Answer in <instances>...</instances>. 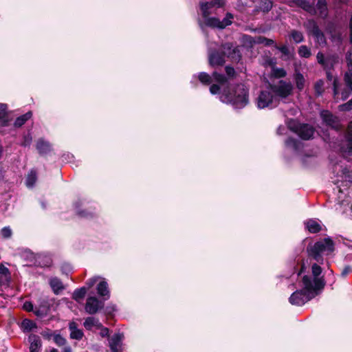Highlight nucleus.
<instances>
[{"mask_svg": "<svg viewBox=\"0 0 352 352\" xmlns=\"http://www.w3.org/2000/svg\"><path fill=\"white\" fill-rule=\"evenodd\" d=\"M223 0H212L208 2H200L199 7L204 21H199V24L201 29L204 25L206 26L208 19H210L209 16L214 13L216 9L223 7L224 5Z\"/></svg>", "mask_w": 352, "mask_h": 352, "instance_id": "0eeeda50", "label": "nucleus"}, {"mask_svg": "<svg viewBox=\"0 0 352 352\" xmlns=\"http://www.w3.org/2000/svg\"><path fill=\"white\" fill-rule=\"evenodd\" d=\"M327 72V76L329 80H331L332 76L330 74V71H326Z\"/></svg>", "mask_w": 352, "mask_h": 352, "instance_id": "680f3d73", "label": "nucleus"}, {"mask_svg": "<svg viewBox=\"0 0 352 352\" xmlns=\"http://www.w3.org/2000/svg\"><path fill=\"white\" fill-rule=\"evenodd\" d=\"M291 38L294 40V41L296 43H299L303 41L304 36L301 32L298 30H292L290 33Z\"/></svg>", "mask_w": 352, "mask_h": 352, "instance_id": "72a5a7b5", "label": "nucleus"}, {"mask_svg": "<svg viewBox=\"0 0 352 352\" xmlns=\"http://www.w3.org/2000/svg\"><path fill=\"white\" fill-rule=\"evenodd\" d=\"M87 293V289L85 287H81L76 289L72 295V298L77 302H80L85 297Z\"/></svg>", "mask_w": 352, "mask_h": 352, "instance_id": "c756f323", "label": "nucleus"}, {"mask_svg": "<svg viewBox=\"0 0 352 352\" xmlns=\"http://www.w3.org/2000/svg\"><path fill=\"white\" fill-rule=\"evenodd\" d=\"M32 141V138L30 133L24 135L23 140L21 142V144L24 146H28L31 144Z\"/></svg>", "mask_w": 352, "mask_h": 352, "instance_id": "c03bdc74", "label": "nucleus"}, {"mask_svg": "<svg viewBox=\"0 0 352 352\" xmlns=\"http://www.w3.org/2000/svg\"><path fill=\"white\" fill-rule=\"evenodd\" d=\"M312 36L315 38L316 42L320 45H324L326 44L324 34L320 30L315 32Z\"/></svg>", "mask_w": 352, "mask_h": 352, "instance_id": "2f4dec72", "label": "nucleus"}, {"mask_svg": "<svg viewBox=\"0 0 352 352\" xmlns=\"http://www.w3.org/2000/svg\"><path fill=\"white\" fill-rule=\"evenodd\" d=\"M305 263H302V266H301L300 271V272L298 273V275H299L300 274L302 273V272L305 271Z\"/></svg>", "mask_w": 352, "mask_h": 352, "instance_id": "052dcab7", "label": "nucleus"}, {"mask_svg": "<svg viewBox=\"0 0 352 352\" xmlns=\"http://www.w3.org/2000/svg\"><path fill=\"white\" fill-rule=\"evenodd\" d=\"M338 85H339V82H338V79L334 78L333 82V94H334L335 96H338Z\"/></svg>", "mask_w": 352, "mask_h": 352, "instance_id": "8fccbe9b", "label": "nucleus"}, {"mask_svg": "<svg viewBox=\"0 0 352 352\" xmlns=\"http://www.w3.org/2000/svg\"><path fill=\"white\" fill-rule=\"evenodd\" d=\"M298 54L301 57L309 58L311 53L310 49L306 45H301L298 49Z\"/></svg>", "mask_w": 352, "mask_h": 352, "instance_id": "58836bf2", "label": "nucleus"}, {"mask_svg": "<svg viewBox=\"0 0 352 352\" xmlns=\"http://www.w3.org/2000/svg\"><path fill=\"white\" fill-rule=\"evenodd\" d=\"M351 53H347L346 60L347 63L348 71L344 75V82L347 87L341 93V99L345 100L352 93V60L351 58Z\"/></svg>", "mask_w": 352, "mask_h": 352, "instance_id": "9d476101", "label": "nucleus"}, {"mask_svg": "<svg viewBox=\"0 0 352 352\" xmlns=\"http://www.w3.org/2000/svg\"><path fill=\"white\" fill-rule=\"evenodd\" d=\"M32 116V113L31 111H29L24 115L19 117L16 118V120L14 122V126L19 127L21 126L23 124H25V122L28 120Z\"/></svg>", "mask_w": 352, "mask_h": 352, "instance_id": "7c9ffc66", "label": "nucleus"}, {"mask_svg": "<svg viewBox=\"0 0 352 352\" xmlns=\"http://www.w3.org/2000/svg\"><path fill=\"white\" fill-rule=\"evenodd\" d=\"M50 286L54 294H58L64 289L63 283L57 278H52L50 280Z\"/></svg>", "mask_w": 352, "mask_h": 352, "instance_id": "a878e982", "label": "nucleus"}, {"mask_svg": "<svg viewBox=\"0 0 352 352\" xmlns=\"http://www.w3.org/2000/svg\"><path fill=\"white\" fill-rule=\"evenodd\" d=\"M345 202H346V201L343 200V201H342L339 204V205H340V206H345V205H348V204H349V203H348V202H346V204H345Z\"/></svg>", "mask_w": 352, "mask_h": 352, "instance_id": "e2e57ef3", "label": "nucleus"}, {"mask_svg": "<svg viewBox=\"0 0 352 352\" xmlns=\"http://www.w3.org/2000/svg\"><path fill=\"white\" fill-rule=\"evenodd\" d=\"M98 294L107 300L110 297V292L109 290L108 283L104 278H101L100 282L97 285Z\"/></svg>", "mask_w": 352, "mask_h": 352, "instance_id": "6ab92c4d", "label": "nucleus"}, {"mask_svg": "<svg viewBox=\"0 0 352 352\" xmlns=\"http://www.w3.org/2000/svg\"><path fill=\"white\" fill-rule=\"evenodd\" d=\"M334 250V243L330 237L324 238L307 247L310 257L319 263L323 262V255H329Z\"/></svg>", "mask_w": 352, "mask_h": 352, "instance_id": "7ed1b4c3", "label": "nucleus"}, {"mask_svg": "<svg viewBox=\"0 0 352 352\" xmlns=\"http://www.w3.org/2000/svg\"><path fill=\"white\" fill-rule=\"evenodd\" d=\"M63 352H72V349L69 346H66L63 348Z\"/></svg>", "mask_w": 352, "mask_h": 352, "instance_id": "4d7b16f0", "label": "nucleus"}, {"mask_svg": "<svg viewBox=\"0 0 352 352\" xmlns=\"http://www.w3.org/2000/svg\"><path fill=\"white\" fill-rule=\"evenodd\" d=\"M8 271V270L5 267H0V272L1 273H6Z\"/></svg>", "mask_w": 352, "mask_h": 352, "instance_id": "bf43d9fd", "label": "nucleus"}, {"mask_svg": "<svg viewBox=\"0 0 352 352\" xmlns=\"http://www.w3.org/2000/svg\"><path fill=\"white\" fill-rule=\"evenodd\" d=\"M286 130L285 126H279L277 129V133L278 135H283L285 133V131Z\"/></svg>", "mask_w": 352, "mask_h": 352, "instance_id": "5fc2aeb1", "label": "nucleus"}, {"mask_svg": "<svg viewBox=\"0 0 352 352\" xmlns=\"http://www.w3.org/2000/svg\"><path fill=\"white\" fill-rule=\"evenodd\" d=\"M304 27L310 34L320 30L317 23L313 19H309L304 23Z\"/></svg>", "mask_w": 352, "mask_h": 352, "instance_id": "bb28decb", "label": "nucleus"}, {"mask_svg": "<svg viewBox=\"0 0 352 352\" xmlns=\"http://www.w3.org/2000/svg\"><path fill=\"white\" fill-rule=\"evenodd\" d=\"M316 8L319 12V15L322 18H325L327 16V8L326 0H318Z\"/></svg>", "mask_w": 352, "mask_h": 352, "instance_id": "cd10ccee", "label": "nucleus"}, {"mask_svg": "<svg viewBox=\"0 0 352 352\" xmlns=\"http://www.w3.org/2000/svg\"><path fill=\"white\" fill-rule=\"evenodd\" d=\"M1 233L4 238H9L12 235V230L10 228V227H4L1 231Z\"/></svg>", "mask_w": 352, "mask_h": 352, "instance_id": "49530a36", "label": "nucleus"}, {"mask_svg": "<svg viewBox=\"0 0 352 352\" xmlns=\"http://www.w3.org/2000/svg\"><path fill=\"white\" fill-rule=\"evenodd\" d=\"M223 53L212 52L209 54V63L211 66L222 65L225 63V56L230 58L232 61L238 62L241 59V54L237 47H234L230 43H226L222 46Z\"/></svg>", "mask_w": 352, "mask_h": 352, "instance_id": "20e7f679", "label": "nucleus"}, {"mask_svg": "<svg viewBox=\"0 0 352 352\" xmlns=\"http://www.w3.org/2000/svg\"><path fill=\"white\" fill-rule=\"evenodd\" d=\"M294 80L297 89L300 91L304 89L305 82L303 75L300 72H296L294 75Z\"/></svg>", "mask_w": 352, "mask_h": 352, "instance_id": "c85d7f7f", "label": "nucleus"}, {"mask_svg": "<svg viewBox=\"0 0 352 352\" xmlns=\"http://www.w3.org/2000/svg\"><path fill=\"white\" fill-rule=\"evenodd\" d=\"M22 327L25 330L30 331L33 328L36 327V324L33 321H32L30 320L25 319L22 322Z\"/></svg>", "mask_w": 352, "mask_h": 352, "instance_id": "a19ab883", "label": "nucleus"}, {"mask_svg": "<svg viewBox=\"0 0 352 352\" xmlns=\"http://www.w3.org/2000/svg\"><path fill=\"white\" fill-rule=\"evenodd\" d=\"M324 82L322 80H317L314 84V91L317 96H321L324 92Z\"/></svg>", "mask_w": 352, "mask_h": 352, "instance_id": "c9c22d12", "label": "nucleus"}, {"mask_svg": "<svg viewBox=\"0 0 352 352\" xmlns=\"http://www.w3.org/2000/svg\"><path fill=\"white\" fill-rule=\"evenodd\" d=\"M23 307L25 310L27 311H33V305L31 302L26 301L24 302Z\"/></svg>", "mask_w": 352, "mask_h": 352, "instance_id": "09e8293b", "label": "nucleus"}, {"mask_svg": "<svg viewBox=\"0 0 352 352\" xmlns=\"http://www.w3.org/2000/svg\"><path fill=\"white\" fill-rule=\"evenodd\" d=\"M350 30V43L352 44V28H349Z\"/></svg>", "mask_w": 352, "mask_h": 352, "instance_id": "0e129e2a", "label": "nucleus"}, {"mask_svg": "<svg viewBox=\"0 0 352 352\" xmlns=\"http://www.w3.org/2000/svg\"><path fill=\"white\" fill-rule=\"evenodd\" d=\"M331 40L333 43L340 45L342 43L343 36L340 31H333L331 32Z\"/></svg>", "mask_w": 352, "mask_h": 352, "instance_id": "473e14b6", "label": "nucleus"}, {"mask_svg": "<svg viewBox=\"0 0 352 352\" xmlns=\"http://www.w3.org/2000/svg\"><path fill=\"white\" fill-rule=\"evenodd\" d=\"M78 206L77 205H76V210H77V212H78V214L80 216H81V217H89V216H91V214H90V213H87V212H85L79 211V210H78Z\"/></svg>", "mask_w": 352, "mask_h": 352, "instance_id": "864d4df0", "label": "nucleus"}, {"mask_svg": "<svg viewBox=\"0 0 352 352\" xmlns=\"http://www.w3.org/2000/svg\"><path fill=\"white\" fill-rule=\"evenodd\" d=\"M339 192H340V193H342V190L341 189H340V190H339Z\"/></svg>", "mask_w": 352, "mask_h": 352, "instance_id": "774afa93", "label": "nucleus"}, {"mask_svg": "<svg viewBox=\"0 0 352 352\" xmlns=\"http://www.w3.org/2000/svg\"><path fill=\"white\" fill-rule=\"evenodd\" d=\"M322 120L329 126L338 129V118L333 116L329 111H322L320 113Z\"/></svg>", "mask_w": 352, "mask_h": 352, "instance_id": "2eb2a0df", "label": "nucleus"}, {"mask_svg": "<svg viewBox=\"0 0 352 352\" xmlns=\"http://www.w3.org/2000/svg\"><path fill=\"white\" fill-rule=\"evenodd\" d=\"M228 83L221 89L220 100L222 102L230 104L235 109H241L245 107L248 102V89L242 84L234 87H228Z\"/></svg>", "mask_w": 352, "mask_h": 352, "instance_id": "f03ea898", "label": "nucleus"}, {"mask_svg": "<svg viewBox=\"0 0 352 352\" xmlns=\"http://www.w3.org/2000/svg\"><path fill=\"white\" fill-rule=\"evenodd\" d=\"M232 19L233 16L230 13H228L222 21L217 18L212 17L207 19L206 26L223 29L232 23Z\"/></svg>", "mask_w": 352, "mask_h": 352, "instance_id": "f8f14e48", "label": "nucleus"}, {"mask_svg": "<svg viewBox=\"0 0 352 352\" xmlns=\"http://www.w3.org/2000/svg\"><path fill=\"white\" fill-rule=\"evenodd\" d=\"M285 146L287 148L297 151L300 147V142L294 139L289 138L285 141Z\"/></svg>", "mask_w": 352, "mask_h": 352, "instance_id": "e433bc0d", "label": "nucleus"}, {"mask_svg": "<svg viewBox=\"0 0 352 352\" xmlns=\"http://www.w3.org/2000/svg\"><path fill=\"white\" fill-rule=\"evenodd\" d=\"M349 28H352V15H351L350 22H349Z\"/></svg>", "mask_w": 352, "mask_h": 352, "instance_id": "69168bd1", "label": "nucleus"}, {"mask_svg": "<svg viewBox=\"0 0 352 352\" xmlns=\"http://www.w3.org/2000/svg\"><path fill=\"white\" fill-rule=\"evenodd\" d=\"M123 336L120 333L113 335L109 340V347L112 352H122Z\"/></svg>", "mask_w": 352, "mask_h": 352, "instance_id": "a211bd4d", "label": "nucleus"}, {"mask_svg": "<svg viewBox=\"0 0 352 352\" xmlns=\"http://www.w3.org/2000/svg\"><path fill=\"white\" fill-rule=\"evenodd\" d=\"M226 72L228 76H229V77L233 76L235 73L234 68L229 67V66H227L226 67Z\"/></svg>", "mask_w": 352, "mask_h": 352, "instance_id": "3c124183", "label": "nucleus"}, {"mask_svg": "<svg viewBox=\"0 0 352 352\" xmlns=\"http://www.w3.org/2000/svg\"><path fill=\"white\" fill-rule=\"evenodd\" d=\"M292 2V6H296L311 15L316 14V10L314 4L307 0H294Z\"/></svg>", "mask_w": 352, "mask_h": 352, "instance_id": "f3484780", "label": "nucleus"}, {"mask_svg": "<svg viewBox=\"0 0 352 352\" xmlns=\"http://www.w3.org/2000/svg\"><path fill=\"white\" fill-rule=\"evenodd\" d=\"M256 107L260 109H273L278 106V100L274 96L271 88L268 86L265 89H262L256 98Z\"/></svg>", "mask_w": 352, "mask_h": 352, "instance_id": "423d86ee", "label": "nucleus"}, {"mask_svg": "<svg viewBox=\"0 0 352 352\" xmlns=\"http://www.w3.org/2000/svg\"><path fill=\"white\" fill-rule=\"evenodd\" d=\"M30 352H40L42 346V342L40 337L37 335L32 334L29 336Z\"/></svg>", "mask_w": 352, "mask_h": 352, "instance_id": "aec40b11", "label": "nucleus"}, {"mask_svg": "<svg viewBox=\"0 0 352 352\" xmlns=\"http://www.w3.org/2000/svg\"><path fill=\"white\" fill-rule=\"evenodd\" d=\"M36 148L40 154H45L50 151L51 145L48 142L41 138L36 142Z\"/></svg>", "mask_w": 352, "mask_h": 352, "instance_id": "b1692460", "label": "nucleus"}, {"mask_svg": "<svg viewBox=\"0 0 352 352\" xmlns=\"http://www.w3.org/2000/svg\"><path fill=\"white\" fill-rule=\"evenodd\" d=\"M36 181V174L34 170H31L28 175L26 179V185L28 187L31 188L34 186Z\"/></svg>", "mask_w": 352, "mask_h": 352, "instance_id": "f704fd0d", "label": "nucleus"}, {"mask_svg": "<svg viewBox=\"0 0 352 352\" xmlns=\"http://www.w3.org/2000/svg\"><path fill=\"white\" fill-rule=\"evenodd\" d=\"M321 267L314 263L311 266L312 276L305 275L302 280V289L294 292L289 298L292 305L301 306L314 298L324 286V280L320 277Z\"/></svg>", "mask_w": 352, "mask_h": 352, "instance_id": "f257e3e1", "label": "nucleus"}, {"mask_svg": "<svg viewBox=\"0 0 352 352\" xmlns=\"http://www.w3.org/2000/svg\"><path fill=\"white\" fill-rule=\"evenodd\" d=\"M99 329H100V334L102 337H105L108 336L109 329L107 328L102 326L101 328H100Z\"/></svg>", "mask_w": 352, "mask_h": 352, "instance_id": "603ef678", "label": "nucleus"}, {"mask_svg": "<svg viewBox=\"0 0 352 352\" xmlns=\"http://www.w3.org/2000/svg\"><path fill=\"white\" fill-rule=\"evenodd\" d=\"M343 174L344 175V177L346 179H348L346 182H349L351 183V177L349 175H346V172H344Z\"/></svg>", "mask_w": 352, "mask_h": 352, "instance_id": "13d9d810", "label": "nucleus"}, {"mask_svg": "<svg viewBox=\"0 0 352 352\" xmlns=\"http://www.w3.org/2000/svg\"><path fill=\"white\" fill-rule=\"evenodd\" d=\"M271 91L273 92L278 100V104L280 100L287 98L289 96L292 95L293 91V85L290 82L285 80H280L277 84L269 85Z\"/></svg>", "mask_w": 352, "mask_h": 352, "instance_id": "6e6552de", "label": "nucleus"}, {"mask_svg": "<svg viewBox=\"0 0 352 352\" xmlns=\"http://www.w3.org/2000/svg\"><path fill=\"white\" fill-rule=\"evenodd\" d=\"M340 111H350L352 109V98L347 102L342 104L339 106Z\"/></svg>", "mask_w": 352, "mask_h": 352, "instance_id": "37998d69", "label": "nucleus"}, {"mask_svg": "<svg viewBox=\"0 0 352 352\" xmlns=\"http://www.w3.org/2000/svg\"><path fill=\"white\" fill-rule=\"evenodd\" d=\"M198 78L204 85H210L213 80L217 83L210 86V92L212 94H219L221 88L228 84V78L217 72H213L212 77L206 72H201L198 75Z\"/></svg>", "mask_w": 352, "mask_h": 352, "instance_id": "39448f33", "label": "nucleus"}, {"mask_svg": "<svg viewBox=\"0 0 352 352\" xmlns=\"http://www.w3.org/2000/svg\"><path fill=\"white\" fill-rule=\"evenodd\" d=\"M342 152L349 155H352V122L348 126L346 134V144L342 148Z\"/></svg>", "mask_w": 352, "mask_h": 352, "instance_id": "4be33fe9", "label": "nucleus"}, {"mask_svg": "<svg viewBox=\"0 0 352 352\" xmlns=\"http://www.w3.org/2000/svg\"><path fill=\"white\" fill-rule=\"evenodd\" d=\"M316 58L318 63L326 71H331L339 63V56L336 54L325 56L322 52H319L316 55Z\"/></svg>", "mask_w": 352, "mask_h": 352, "instance_id": "9b49d317", "label": "nucleus"}, {"mask_svg": "<svg viewBox=\"0 0 352 352\" xmlns=\"http://www.w3.org/2000/svg\"><path fill=\"white\" fill-rule=\"evenodd\" d=\"M6 108H7L6 104H0V123L2 125H6V122H7V120L6 119Z\"/></svg>", "mask_w": 352, "mask_h": 352, "instance_id": "4c0bfd02", "label": "nucleus"}, {"mask_svg": "<svg viewBox=\"0 0 352 352\" xmlns=\"http://www.w3.org/2000/svg\"><path fill=\"white\" fill-rule=\"evenodd\" d=\"M85 328L87 330L99 329L102 327V324L99 320L94 317H88L85 320L83 323Z\"/></svg>", "mask_w": 352, "mask_h": 352, "instance_id": "5701e85b", "label": "nucleus"}, {"mask_svg": "<svg viewBox=\"0 0 352 352\" xmlns=\"http://www.w3.org/2000/svg\"><path fill=\"white\" fill-rule=\"evenodd\" d=\"M272 8V2L270 0H263L261 1V4L259 8L261 11L265 12H268Z\"/></svg>", "mask_w": 352, "mask_h": 352, "instance_id": "ea45409f", "label": "nucleus"}, {"mask_svg": "<svg viewBox=\"0 0 352 352\" xmlns=\"http://www.w3.org/2000/svg\"><path fill=\"white\" fill-rule=\"evenodd\" d=\"M350 272H351V269H350V267H346V268L343 270V272H342V275H344V276H345V275H346L348 273H349Z\"/></svg>", "mask_w": 352, "mask_h": 352, "instance_id": "6e6d98bb", "label": "nucleus"}, {"mask_svg": "<svg viewBox=\"0 0 352 352\" xmlns=\"http://www.w3.org/2000/svg\"><path fill=\"white\" fill-rule=\"evenodd\" d=\"M288 128L296 133L302 139L309 140L311 138L314 133V128L307 124H299L294 120H290L287 122Z\"/></svg>", "mask_w": 352, "mask_h": 352, "instance_id": "1a4fd4ad", "label": "nucleus"}, {"mask_svg": "<svg viewBox=\"0 0 352 352\" xmlns=\"http://www.w3.org/2000/svg\"><path fill=\"white\" fill-rule=\"evenodd\" d=\"M54 341L59 346L65 345L67 342L66 339L60 334H55L54 336Z\"/></svg>", "mask_w": 352, "mask_h": 352, "instance_id": "79ce46f5", "label": "nucleus"}, {"mask_svg": "<svg viewBox=\"0 0 352 352\" xmlns=\"http://www.w3.org/2000/svg\"><path fill=\"white\" fill-rule=\"evenodd\" d=\"M244 40L250 44H263L265 46L274 45L275 41L273 39L267 38L263 36H257L252 38L250 36H244Z\"/></svg>", "mask_w": 352, "mask_h": 352, "instance_id": "dca6fc26", "label": "nucleus"}, {"mask_svg": "<svg viewBox=\"0 0 352 352\" xmlns=\"http://www.w3.org/2000/svg\"><path fill=\"white\" fill-rule=\"evenodd\" d=\"M100 279H101V277H100V276L92 277V278H89V280H87V281L86 282V285H87L88 288H91L96 284V283L97 281H98Z\"/></svg>", "mask_w": 352, "mask_h": 352, "instance_id": "a18cd8bd", "label": "nucleus"}, {"mask_svg": "<svg viewBox=\"0 0 352 352\" xmlns=\"http://www.w3.org/2000/svg\"><path fill=\"white\" fill-rule=\"evenodd\" d=\"M103 307V303L96 297L91 296L87 299L85 306V311L89 314L97 313Z\"/></svg>", "mask_w": 352, "mask_h": 352, "instance_id": "ddd939ff", "label": "nucleus"}, {"mask_svg": "<svg viewBox=\"0 0 352 352\" xmlns=\"http://www.w3.org/2000/svg\"><path fill=\"white\" fill-rule=\"evenodd\" d=\"M274 47L278 50L283 54L287 56L289 55V51L288 47L286 45L278 46L276 43Z\"/></svg>", "mask_w": 352, "mask_h": 352, "instance_id": "de8ad7c7", "label": "nucleus"}, {"mask_svg": "<svg viewBox=\"0 0 352 352\" xmlns=\"http://www.w3.org/2000/svg\"><path fill=\"white\" fill-rule=\"evenodd\" d=\"M306 228L309 232L311 233L318 232L321 230V226L318 221L315 219H309L306 223Z\"/></svg>", "mask_w": 352, "mask_h": 352, "instance_id": "393cba45", "label": "nucleus"}, {"mask_svg": "<svg viewBox=\"0 0 352 352\" xmlns=\"http://www.w3.org/2000/svg\"><path fill=\"white\" fill-rule=\"evenodd\" d=\"M69 329L70 331V338L80 340L82 338L84 333L81 329L78 328V324L72 321L69 323Z\"/></svg>", "mask_w": 352, "mask_h": 352, "instance_id": "412c9836", "label": "nucleus"}, {"mask_svg": "<svg viewBox=\"0 0 352 352\" xmlns=\"http://www.w3.org/2000/svg\"><path fill=\"white\" fill-rule=\"evenodd\" d=\"M50 352H58V351L56 349H52Z\"/></svg>", "mask_w": 352, "mask_h": 352, "instance_id": "338daca9", "label": "nucleus"}, {"mask_svg": "<svg viewBox=\"0 0 352 352\" xmlns=\"http://www.w3.org/2000/svg\"><path fill=\"white\" fill-rule=\"evenodd\" d=\"M275 58H269L266 62L265 65H267L272 67V75L277 78H283L287 75L286 71L283 68L276 67Z\"/></svg>", "mask_w": 352, "mask_h": 352, "instance_id": "4468645a", "label": "nucleus"}]
</instances>
